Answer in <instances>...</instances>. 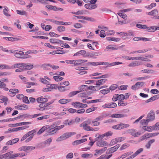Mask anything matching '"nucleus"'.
Segmentation results:
<instances>
[{"label":"nucleus","instance_id":"nucleus-17","mask_svg":"<svg viewBox=\"0 0 159 159\" xmlns=\"http://www.w3.org/2000/svg\"><path fill=\"white\" fill-rule=\"evenodd\" d=\"M19 140V139L18 138H16L13 139L11 140L8 142H7L6 145H10L14 144L17 143Z\"/></svg>","mask_w":159,"mask_h":159},{"label":"nucleus","instance_id":"nucleus-45","mask_svg":"<svg viewBox=\"0 0 159 159\" xmlns=\"http://www.w3.org/2000/svg\"><path fill=\"white\" fill-rule=\"evenodd\" d=\"M127 103L126 102L122 100H119L118 102V105L121 106H125L127 105Z\"/></svg>","mask_w":159,"mask_h":159},{"label":"nucleus","instance_id":"nucleus-14","mask_svg":"<svg viewBox=\"0 0 159 159\" xmlns=\"http://www.w3.org/2000/svg\"><path fill=\"white\" fill-rule=\"evenodd\" d=\"M96 145L99 147H103L108 145V143L104 140H101L96 143Z\"/></svg>","mask_w":159,"mask_h":159},{"label":"nucleus","instance_id":"nucleus-20","mask_svg":"<svg viewBox=\"0 0 159 159\" xmlns=\"http://www.w3.org/2000/svg\"><path fill=\"white\" fill-rule=\"evenodd\" d=\"M107 147H105L99 150L96 149L95 150V153L94 155H101L104 153L107 150Z\"/></svg>","mask_w":159,"mask_h":159},{"label":"nucleus","instance_id":"nucleus-59","mask_svg":"<svg viewBox=\"0 0 159 159\" xmlns=\"http://www.w3.org/2000/svg\"><path fill=\"white\" fill-rule=\"evenodd\" d=\"M49 127L48 125H45L43 126L40 129V134L44 132L46 129H49Z\"/></svg>","mask_w":159,"mask_h":159},{"label":"nucleus","instance_id":"nucleus-19","mask_svg":"<svg viewBox=\"0 0 159 159\" xmlns=\"http://www.w3.org/2000/svg\"><path fill=\"white\" fill-rule=\"evenodd\" d=\"M49 129L48 131V135H52L55 134L57 131L55 127L54 128L49 127Z\"/></svg>","mask_w":159,"mask_h":159},{"label":"nucleus","instance_id":"nucleus-46","mask_svg":"<svg viewBox=\"0 0 159 159\" xmlns=\"http://www.w3.org/2000/svg\"><path fill=\"white\" fill-rule=\"evenodd\" d=\"M82 90H81V91H75L69 93V96L70 97H72L74 96V95H76V94L79 93Z\"/></svg>","mask_w":159,"mask_h":159},{"label":"nucleus","instance_id":"nucleus-2","mask_svg":"<svg viewBox=\"0 0 159 159\" xmlns=\"http://www.w3.org/2000/svg\"><path fill=\"white\" fill-rule=\"evenodd\" d=\"M155 117V113L152 111H151L148 115L147 119L142 120L141 121V123L142 125H147L149 121L153 120Z\"/></svg>","mask_w":159,"mask_h":159},{"label":"nucleus","instance_id":"nucleus-16","mask_svg":"<svg viewBox=\"0 0 159 159\" xmlns=\"http://www.w3.org/2000/svg\"><path fill=\"white\" fill-rule=\"evenodd\" d=\"M117 106V104L114 102H111L108 104H105L102 106L104 108H114Z\"/></svg>","mask_w":159,"mask_h":159},{"label":"nucleus","instance_id":"nucleus-24","mask_svg":"<svg viewBox=\"0 0 159 159\" xmlns=\"http://www.w3.org/2000/svg\"><path fill=\"white\" fill-rule=\"evenodd\" d=\"M86 51L84 50H80L76 53L74 55V56H78L80 55L84 57V55L86 54Z\"/></svg>","mask_w":159,"mask_h":159},{"label":"nucleus","instance_id":"nucleus-37","mask_svg":"<svg viewBox=\"0 0 159 159\" xmlns=\"http://www.w3.org/2000/svg\"><path fill=\"white\" fill-rule=\"evenodd\" d=\"M100 54L98 52H91L89 53V54H88V55L87 56L89 57H94V58H95V57L98 56Z\"/></svg>","mask_w":159,"mask_h":159},{"label":"nucleus","instance_id":"nucleus-27","mask_svg":"<svg viewBox=\"0 0 159 159\" xmlns=\"http://www.w3.org/2000/svg\"><path fill=\"white\" fill-rule=\"evenodd\" d=\"M50 42L53 43H57L61 44L63 41L55 39H50Z\"/></svg>","mask_w":159,"mask_h":159},{"label":"nucleus","instance_id":"nucleus-9","mask_svg":"<svg viewBox=\"0 0 159 159\" xmlns=\"http://www.w3.org/2000/svg\"><path fill=\"white\" fill-rule=\"evenodd\" d=\"M127 131L128 133L135 137L139 136L141 135L140 133L138 132L136 130L134 129H130L128 130Z\"/></svg>","mask_w":159,"mask_h":159},{"label":"nucleus","instance_id":"nucleus-8","mask_svg":"<svg viewBox=\"0 0 159 159\" xmlns=\"http://www.w3.org/2000/svg\"><path fill=\"white\" fill-rule=\"evenodd\" d=\"M35 149L33 146H22L18 148L19 151H24L27 152H30Z\"/></svg>","mask_w":159,"mask_h":159},{"label":"nucleus","instance_id":"nucleus-36","mask_svg":"<svg viewBox=\"0 0 159 159\" xmlns=\"http://www.w3.org/2000/svg\"><path fill=\"white\" fill-rule=\"evenodd\" d=\"M33 132L29 136V137L27 138L25 140L26 143H27L33 139V136L34 135V134L35 132V131L34 130H32Z\"/></svg>","mask_w":159,"mask_h":159},{"label":"nucleus","instance_id":"nucleus-29","mask_svg":"<svg viewBox=\"0 0 159 159\" xmlns=\"http://www.w3.org/2000/svg\"><path fill=\"white\" fill-rule=\"evenodd\" d=\"M106 81L107 80L105 79L99 80L96 81V85L98 86H99L100 85H102L104 84Z\"/></svg>","mask_w":159,"mask_h":159},{"label":"nucleus","instance_id":"nucleus-42","mask_svg":"<svg viewBox=\"0 0 159 159\" xmlns=\"http://www.w3.org/2000/svg\"><path fill=\"white\" fill-rule=\"evenodd\" d=\"M8 8L7 7H5L3 11V13L7 16H10L11 15L8 13Z\"/></svg>","mask_w":159,"mask_h":159},{"label":"nucleus","instance_id":"nucleus-1","mask_svg":"<svg viewBox=\"0 0 159 159\" xmlns=\"http://www.w3.org/2000/svg\"><path fill=\"white\" fill-rule=\"evenodd\" d=\"M91 123V121L90 120L85 121L80 125V127H82L83 129L86 131H97L99 129V128H92L89 126V125Z\"/></svg>","mask_w":159,"mask_h":159},{"label":"nucleus","instance_id":"nucleus-62","mask_svg":"<svg viewBox=\"0 0 159 159\" xmlns=\"http://www.w3.org/2000/svg\"><path fill=\"white\" fill-rule=\"evenodd\" d=\"M65 140L63 134L60 136V137H58L56 139V141L57 142H59L63 140Z\"/></svg>","mask_w":159,"mask_h":159},{"label":"nucleus","instance_id":"nucleus-30","mask_svg":"<svg viewBox=\"0 0 159 159\" xmlns=\"http://www.w3.org/2000/svg\"><path fill=\"white\" fill-rule=\"evenodd\" d=\"M141 65L140 62L139 61H135L130 63L129 65V67H134L137 66H138Z\"/></svg>","mask_w":159,"mask_h":159},{"label":"nucleus","instance_id":"nucleus-54","mask_svg":"<svg viewBox=\"0 0 159 159\" xmlns=\"http://www.w3.org/2000/svg\"><path fill=\"white\" fill-rule=\"evenodd\" d=\"M53 78L54 80L56 81H61L63 79L62 77L57 76H53Z\"/></svg>","mask_w":159,"mask_h":159},{"label":"nucleus","instance_id":"nucleus-47","mask_svg":"<svg viewBox=\"0 0 159 159\" xmlns=\"http://www.w3.org/2000/svg\"><path fill=\"white\" fill-rule=\"evenodd\" d=\"M50 67V64H43L42 65L41 67L43 68L44 70H48L49 69V67Z\"/></svg>","mask_w":159,"mask_h":159},{"label":"nucleus","instance_id":"nucleus-52","mask_svg":"<svg viewBox=\"0 0 159 159\" xmlns=\"http://www.w3.org/2000/svg\"><path fill=\"white\" fill-rule=\"evenodd\" d=\"M141 71L143 73H152L154 72V71L152 70H149L147 69H144L142 70Z\"/></svg>","mask_w":159,"mask_h":159},{"label":"nucleus","instance_id":"nucleus-26","mask_svg":"<svg viewBox=\"0 0 159 159\" xmlns=\"http://www.w3.org/2000/svg\"><path fill=\"white\" fill-rule=\"evenodd\" d=\"M9 92L12 93V94L10 95V96L13 97L19 93V90L18 89H10L9 90Z\"/></svg>","mask_w":159,"mask_h":159},{"label":"nucleus","instance_id":"nucleus-64","mask_svg":"<svg viewBox=\"0 0 159 159\" xmlns=\"http://www.w3.org/2000/svg\"><path fill=\"white\" fill-rule=\"evenodd\" d=\"M153 130H157L159 129V122L157 123L154 125L152 126Z\"/></svg>","mask_w":159,"mask_h":159},{"label":"nucleus","instance_id":"nucleus-43","mask_svg":"<svg viewBox=\"0 0 159 159\" xmlns=\"http://www.w3.org/2000/svg\"><path fill=\"white\" fill-rule=\"evenodd\" d=\"M46 7L50 10H52L55 11L57 10V7L56 6H53L52 5H48L46 6Z\"/></svg>","mask_w":159,"mask_h":159},{"label":"nucleus","instance_id":"nucleus-15","mask_svg":"<svg viewBox=\"0 0 159 159\" xmlns=\"http://www.w3.org/2000/svg\"><path fill=\"white\" fill-rule=\"evenodd\" d=\"M13 152L12 151H10L8 152L7 153L4 154L2 155V158H4L5 159H12V154L13 153Z\"/></svg>","mask_w":159,"mask_h":159},{"label":"nucleus","instance_id":"nucleus-63","mask_svg":"<svg viewBox=\"0 0 159 159\" xmlns=\"http://www.w3.org/2000/svg\"><path fill=\"white\" fill-rule=\"evenodd\" d=\"M92 123L93 126H98L100 124V122L98 121H97L95 120H93L92 121Z\"/></svg>","mask_w":159,"mask_h":159},{"label":"nucleus","instance_id":"nucleus-6","mask_svg":"<svg viewBox=\"0 0 159 159\" xmlns=\"http://www.w3.org/2000/svg\"><path fill=\"white\" fill-rule=\"evenodd\" d=\"M145 84V82L143 81L137 82L135 84L131 86V89L135 90L144 86Z\"/></svg>","mask_w":159,"mask_h":159},{"label":"nucleus","instance_id":"nucleus-33","mask_svg":"<svg viewBox=\"0 0 159 159\" xmlns=\"http://www.w3.org/2000/svg\"><path fill=\"white\" fill-rule=\"evenodd\" d=\"M133 153L132 152H126L122 154L121 156L118 158V159H123L129 156Z\"/></svg>","mask_w":159,"mask_h":159},{"label":"nucleus","instance_id":"nucleus-21","mask_svg":"<svg viewBox=\"0 0 159 159\" xmlns=\"http://www.w3.org/2000/svg\"><path fill=\"white\" fill-rule=\"evenodd\" d=\"M15 108L18 110H25L27 109L28 107L26 105L21 104L16 106Z\"/></svg>","mask_w":159,"mask_h":159},{"label":"nucleus","instance_id":"nucleus-18","mask_svg":"<svg viewBox=\"0 0 159 159\" xmlns=\"http://www.w3.org/2000/svg\"><path fill=\"white\" fill-rule=\"evenodd\" d=\"M120 144H118L114 146L113 147H111L108 149L109 152L110 153H112L116 151L117 149L119 148Z\"/></svg>","mask_w":159,"mask_h":159},{"label":"nucleus","instance_id":"nucleus-53","mask_svg":"<svg viewBox=\"0 0 159 159\" xmlns=\"http://www.w3.org/2000/svg\"><path fill=\"white\" fill-rule=\"evenodd\" d=\"M37 53V51L36 50H29L27 51L25 53L26 56H28V55L30 53ZM30 56V55H29Z\"/></svg>","mask_w":159,"mask_h":159},{"label":"nucleus","instance_id":"nucleus-11","mask_svg":"<svg viewBox=\"0 0 159 159\" xmlns=\"http://www.w3.org/2000/svg\"><path fill=\"white\" fill-rule=\"evenodd\" d=\"M80 88L81 89H82L83 91H84L87 89H91L93 90H98L99 89L97 87L94 86H90L89 87H88L86 85H82L80 87Z\"/></svg>","mask_w":159,"mask_h":159},{"label":"nucleus","instance_id":"nucleus-56","mask_svg":"<svg viewBox=\"0 0 159 159\" xmlns=\"http://www.w3.org/2000/svg\"><path fill=\"white\" fill-rule=\"evenodd\" d=\"M65 87L60 86L58 87V90L61 92H63L67 90V89H65Z\"/></svg>","mask_w":159,"mask_h":159},{"label":"nucleus","instance_id":"nucleus-41","mask_svg":"<svg viewBox=\"0 0 159 159\" xmlns=\"http://www.w3.org/2000/svg\"><path fill=\"white\" fill-rule=\"evenodd\" d=\"M142 128L144 130L149 132H151L153 130V129L152 126H143Z\"/></svg>","mask_w":159,"mask_h":159},{"label":"nucleus","instance_id":"nucleus-39","mask_svg":"<svg viewBox=\"0 0 159 159\" xmlns=\"http://www.w3.org/2000/svg\"><path fill=\"white\" fill-rule=\"evenodd\" d=\"M158 11L157 9H154L151 11L147 13V14L148 15L156 16L158 14Z\"/></svg>","mask_w":159,"mask_h":159},{"label":"nucleus","instance_id":"nucleus-50","mask_svg":"<svg viewBox=\"0 0 159 159\" xmlns=\"http://www.w3.org/2000/svg\"><path fill=\"white\" fill-rule=\"evenodd\" d=\"M17 13L20 15H26V12L24 11H20L19 10H17L16 11Z\"/></svg>","mask_w":159,"mask_h":159},{"label":"nucleus","instance_id":"nucleus-48","mask_svg":"<svg viewBox=\"0 0 159 159\" xmlns=\"http://www.w3.org/2000/svg\"><path fill=\"white\" fill-rule=\"evenodd\" d=\"M113 45H110L108 46L107 47V49H109L111 50H117L118 49V48L117 47H113Z\"/></svg>","mask_w":159,"mask_h":159},{"label":"nucleus","instance_id":"nucleus-25","mask_svg":"<svg viewBox=\"0 0 159 159\" xmlns=\"http://www.w3.org/2000/svg\"><path fill=\"white\" fill-rule=\"evenodd\" d=\"M126 115L123 114H114L111 115V117L112 118H121L125 117Z\"/></svg>","mask_w":159,"mask_h":159},{"label":"nucleus","instance_id":"nucleus-51","mask_svg":"<svg viewBox=\"0 0 159 159\" xmlns=\"http://www.w3.org/2000/svg\"><path fill=\"white\" fill-rule=\"evenodd\" d=\"M97 107H92L87 109L86 111V112L87 113H89L92 111H93L96 110Z\"/></svg>","mask_w":159,"mask_h":159},{"label":"nucleus","instance_id":"nucleus-55","mask_svg":"<svg viewBox=\"0 0 159 159\" xmlns=\"http://www.w3.org/2000/svg\"><path fill=\"white\" fill-rule=\"evenodd\" d=\"M115 139L116 140L117 143L118 142H121L124 140L125 139V138L123 137L116 138H115Z\"/></svg>","mask_w":159,"mask_h":159},{"label":"nucleus","instance_id":"nucleus-40","mask_svg":"<svg viewBox=\"0 0 159 159\" xmlns=\"http://www.w3.org/2000/svg\"><path fill=\"white\" fill-rule=\"evenodd\" d=\"M10 66L7 64H0V70L10 69Z\"/></svg>","mask_w":159,"mask_h":159},{"label":"nucleus","instance_id":"nucleus-60","mask_svg":"<svg viewBox=\"0 0 159 159\" xmlns=\"http://www.w3.org/2000/svg\"><path fill=\"white\" fill-rule=\"evenodd\" d=\"M93 155L91 154H88V153H84L82 154L81 155V157L83 158H86L88 157H92Z\"/></svg>","mask_w":159,"mask_h":159},{"label":"nucleus","instance_id":"nucleus-22","mask_svg":"<svg viewBox=\"0 0 159 159\" xmlns=\"http://www.w3.org/2000/svg\"><path fill=\"white\" fill-rule=\"evenodd\" d=\"M23 63H17L14 64L12 66H10V69L15 68H22Z\"/></svg>","mask_w":159,"mask_h":159},{"label":"nucleus","instance_id":"nucleus-5","mask_svg":"<svg viewBox=\"0 0 159 159\" xmlns=\"http://www.w3.org/2000/svg\"><path fill=\"white\" fill-rule=\"evenodd\" d=\"M154 57L152 55H148L146 56L145 57H135V60H140L143 61L149 62L151 61V60L148 58H152Z\"/></svg>","mask_w":159,"mask_h":159},{"label":"nucleus","instance_id":"nucleus-31","mask_svg":"<svg viewBox=\"0 0 159 159\" xmlns=\"http://www.w3.org/2000/svg\"><path fill=\"white\" fill-rule=\"evenodd\" d=\"M6 85L3 82L0 81V88L3 89L4 90L6 91H7L9 89L6 87Z\"/></svg>","mask_w":159,"mask_h":159},{"label":"nucleus","instance_id":"nucleus-23","mask_svg":"<svg viewBox=\"0 0 159 159\" xmlns=\"http://www.w3.org/2000/svg\"><path fill=\"white\" fill-rule=\"evenodd\" d=\"M74 65L75 66L80 65L83 63L86 62L87 61V60H74Z\"/></svg>","mask_w":159,"mask_h":159},{"label":"nucleus","instance_id":"nucleus-38","mask_svg":"<svg viewBox=\"0 0 159 159\" xmlns=\"http://www.w3.org/2000/svg\"><path fill=\"white\" fill-rule=\"evenodd\" d=\"M41 26L43 30H45L46 31L49 30L52 28V26L50 25H48L45 26V25L43 24H41Z\"/></svg>","mask_w":159,"mask_h":159},{"label":"nucleus","instance_id":"nucleus-32","mask_svg":"<svg viewBox=\"0 0 159 159\" xmlns=\"http://www.w3.org/2000/svg\"><path fill=\"white\" fill-rule=\"evenodd\" d=\"M33 132V131H30L27 134H24L21 138L20 141H22L24 140H25V139H27V138L31 134V133H32Z\"/></svg>","mask_w":159,"mask_h":159},{"label":"nucleus","instance_id":"nucleus-28","mask_svg":"<svg viewBox=\"0 0 159 159\" xmlns=\"http://www.w3.org/2000/svg\"><path fill=\"white\" fill-rule=\"evenodd\" d=\"M71 101L70 99H66L63 98L59 100L58 102L61 104H64L68 102H70Z\"/></svg>","mask_w":159,"mask_h":159},{"label":"nucleus","instance_id":"nucleus-4","mask_svg":"<svg viewBox=\"0 0 159 159\" xmlns=\"http://www.w3.org/2000/svg\"><path fill=\"white\" fill-rule=\"evenodd\" d=\"M15 56L19 58H30L31 57L30 56H26L25 54H24V52L22 51H19L16 50L14 54Z\"/></svg>","mask_w":159,"mask_h":159},{"label":"nucleus","instance_id":"nucleus-35","mask_svg":"<svg viewBox=\"0 0 159 159\" xmlns=\"http://www.w3.org/2000/svg\"><path fill=\"white\" fill-rule=\"evenodd\" d=\"M0 100L4 103L5 105H7V102L8 101V99L7 97L3 96H0Z\"/></svg>","mask_w":159,"mask_h":159},{"label":"nucleus","instance_id":"nucleus-49","mask_svg":"<svg viewBox=\"0 0 159 159\" xmlns=\"http://www.w3.org/2000/svg\"><path fill=\"white\" fill-rule=\"evenodd\" d=\"M65 28L64 26H60L57 28V30L59 32H61L65 30Z\"/></svg>","mask_w":159,"mask_h":159},{"label":"nucleus","instance_id":"nucleus-34","mask_svg":"<svg viewBox=\"0 0 159 159\" xmlns=\"http://www.w3.org/2000/svg\"><path fill=\"white\" fill-rule=\"evenodd\" d=\"M75 133L74 132H68L64 134L63 135L66 140L70 137L72 135H74Z\"/></svg>","mask_w":159,"mask_h":159},{"label":"nucleus","instance_id":"nucleus-44","mask_svg":"<svg viewBox=\"0 0 159 159\" xmlns=\"http://www.w3.org/2000/svg\"><path fill=\"white\" fill-rule=\"evenodd\" d=\"M147 31L153 32L155 31V26H152L147 27Z\"/></svg>","mask_w":159,"mask_h":159},{"label":"nucleus","instance_id":"nucleus-3","mask_svg":"<svg viewBox=\"0 0 159 159\" xmlns=\"http://www.w3.org/2000/svg\"><path fill=\"white\" fill-rule=\"evenodd\" d=\"M33 68V65L29 63H23L22 68L17 69L16 70V72H21L25 70H30Z\"/></svg>","mask_w":159,"mask_h":159},{"label":"nucleus","instance_id":"nucleus-10","mask_svg":"<svg viewBox=\"0 0 159 159\" xmlns=\"http://www.w3.org/2000/svg\"><path fill=\"white\" fill-rule=\"evenodd\" d=\"M158 134L159 133L158 132L154 133H148L147 134H145L140 137V140L142 141L146 139L157 136Z\"/></svg>","mask_w":159,"mask_h":159},{"label":"nucleus","instance_id":"nucleus-57","mask_svg":"<svg viewBox=\"0 0 159 159\" xmlns=\"http://www.w3.org/2000/svg\"><path fill=\"white\" fill-rule=\"evenodd\" d=\"M83 19L92 21H95V20L94 18L87 16H83Z\"/></svg>","mask_w":159,"mask_h":159},{"label":"nucleus","instance_id":"nucleus-61","mask_svg":"<svg viewBox=\"0 0 159 159\" xmlns=\"http://www.w3.org/2000/svg\"><path fill=\"white\" fill-rule=\"evenodd\" d=\"M110 92V89H102L100 91V92L103 94H106Z\"/></svg>","mask_w":159,"mask_h":159},{"label":"nucleus","instance_id":"nucleus-12","mask_svg":"<svg viewBox=\"0 0 159 159\" xmlns=\"http://www.w3.org/2000/svg\"><path fill=\"white\" fill-rule=\"evenodd\" d=\"M72 105L75 107L78 108H85L87 107V105L86 104H83L79 102H72Z\"/></svg>","mask_w":159,"mask_h":159},{"label":"nucleus","instance_id":"nucleus-13","mask_svg":"<svg viewBox=\"0 0 159 159\" xmlns=\"http://www.w3.org/2000/svg\"><path fill=\"white\" fill-rule=\"evenodd\" d=\"M85 8L89 10H92L96 8L97 7V4H92L90 3L86 4L84 5Z\"/></svg>","mask_w":159,"mask_h":159},{"label":"nucleus","instance_id":"nucleus-58","mask_svg":"<svg viewBox=\"0 0 159 159\" xmlns=\"http://www.w3.org/2000/svg\"><path fill=\"white\" fill-rule=\"evenodd\" d=\"M29 126L28 125H25L21 127H18V131L22 130L24 129H25L27 128H29Z\"/></svg>","mask_w":159,"mask_h":159},{"label":"nucleus","instance_id":"nucleus-7","mask_svg":"<svg viewBox=\"0 0 159 159\" xmlns=\"http://www.w3.org/2000/svg\"><path fill=\"white\" fill-rule=\"evenodd\" d=\"M45 98L40 97V110H43L44 109H43L42 108L43 107H46L47 106V104H45L44 103L48 101V98L47 96H45Z\"/></svg>","mask_w":159,"mask_h":159}]
</instances>
